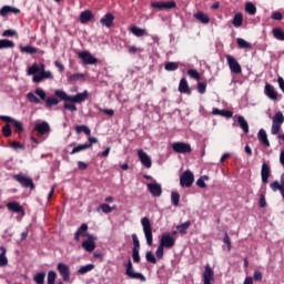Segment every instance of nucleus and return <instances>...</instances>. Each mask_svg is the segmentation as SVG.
Listing matches in <instances>:
<instances>
[{
	"mask_svg": "<svg viewBox=\"0 0 284 284\" xmlns=\"http://www.w3.org/2000/svg\"><path fill=\"white\" fill-rule=\"evenodd\" d=\"M92 270H94V264H87V265L81 266L78 270V273L79 274H88V272H92Z\"/></svg>",
	"mask_w": 284,
	"mask_h": 284,
	"instance_id": "obj_43",
	"label": "nucleus"
},
{
	"mask_svg": "<svg viewBox=\"0 0 284 284\" xmlns=\"http://www.w3.org/2000/svg\"><path fill=\"white\" fill-rule=\"evenodd\" d=\"M75 132L78 134H81V132H84V134H87V136H90V134H92V131H90V128H88L87 125L75 126Z\"/></svg>",
	"mask_w": 284,
	"mask_h": 284,
	"instance_id": "obj_41",
	"label": "nucleus"
},
{
	"mask_svg": "<svg viewBox=\"0 0 284 284\" xmlns=\"http://www.w3.org/2000/svg\"><path fill=\"white\" fill-rule=\"evenodd\" d=\"M205 181H210V178L207 175H203L201 176L197 181H196V185L199 187H207V184H205Z\"/></svg>",
	"mask_w": 284,
	"mask_h": 284,
	"instance_id": "obj_51",
	"label": "nucleus"
},
{
	"mask_svg": "<svg viewBox=\"0 0 284 284\" xmlns=\"http://www.w3.org/2000/svg\"><path fill=\"white\" fill-rule=\"evenodd\" d=\"M47 108H52V105H59V99L54 97H49L44 100Z\"/></svg>",
	"mask_w": 284,
	"mask_h": 284,
	"instance_id": "obj_42",
	"label": "nucleus"
},
{
	"mask_svg": "<svg viewBox=\"0 0 284 284\" xmlns=\"http://www.w3.org/2000/svg\"><path fill=\"white\" fill-rule=\"evenodd\" d=\"M141 225L144 232V236L146 239V245L152 246V243L154 242V236L152 234V223L150 222V219L142 217Z\"/></svg>",
	"mask_w": 284,
	"mask_h": 284,
	"instance_id": "obj_3",
	"label": "nucleus"
},
{
	"mask_svg": "<svg viewBox=\"0 0 284 284\" xmlns=\"http://www.w3.org/2000/svg\"><path fill=\"white\" fill-rule=\"evenodd\" d=\"M232 24L234 26V28H241V26H243V13H235Z\"/></svg>",
	"mask_w": 284,
	"mask_h": 284,
	"instance_id": "obj_31",
	"label": "nucleus"
},
{
	"mask_svg": "<svg viewBox=\"0 0 284 284\" xmlns=\"http://www.w3.org/2000/svg\"><path fill=\"white\" fill-rule=\"evenodd\" d=\"M10 126V122H7L6 125L2 126V134L6 139H10V136H12V129Z\"/></svg>",
	"mask_w": 284,
	"mask_h": 284,
	"instance_id": "obj_37",
	"label": "nucleus"
},
{
	"mask_svg": "<svg viewBox=\"0 0 284 284\" xmlns=\"http://www.w3.org/2000/svg\"><path fill=\"white\" fill-rule=\"evenodd\" d=\"M245 11L248 13V14H256V6H254V3L252 2H247L245 4Z\"/></svg>",
	"mask_w": 284,
	"mask_h": 284,
	"instance_id": "obj_50",
	"label": "nucleus"
},
{
	"mask_svg": "<svg viewBox=\"0 0 284 284\" xmlns=\"http://www.w3.org/2000/svg\"><path fill=\"white\" fill-rule=\"evenodd\" d=\"M28 77H33V83H37V62H34L27 71Z\"/></svg>",
	"mask_w": 284,
	"mask_h": 284,
	"instance_id": "obj_34",
	"label": "nucleus"
},
{
	"mask_svg": "<svg viewBox=\"0 0 284 284\" xmlns=\"http://www.w3.org/2000/svg\"><path fill=\"white\" fill-rule=\"evenodd\" d=\"M58 272L62 276L63 281H70V266L63 263L58 264Z\"/></svg>",
	"mask_w": 284,
	"mask_h": 284,
	"instance_id": "obj_21",
	"label": "nucleus"
},
{
	"mask_svg": "<svg viewBox=\"0 0 284 284\" xmlns=\"http://www.w3.org/2000/svg\"><path fill=\"white\" fill-rule=\"evenodd\" d=\"M12 179L13 181H17V183H20L21 187H29L30 190H34V182L30 176L19 173L14 174Z\"/></svg>",
	"mask_w": 284,
	"mask_h": 284,
	"instance_id": "obj_5",
	"label": "nucleus"
},
{
	"mask_svg": "<svg viewBox=\"0 0 284 284\" xmlns=\"http://www.w3.org/2000/svg\"><path fill=\"white\" fill-rule=\"evenodd\" d=\"M264 94L271 99V101H276L278 99V93L274 89V87L270 83L265 84Z\"/></svg>",
	"mask_w": 284,
	"mask_h": 284,
	"instance_id": "obj_20",
	"label": "nucleus"
},
{
	"mask_svg": "<svg viewBox=\"0 0 284 284\" xmlns=\"http://www.w3.org/2000/svg\"><path fill=\"white\" fill-rule=\"evenodd\" d=\"M237 123L240 128L243 130L244 134H247L250 132V124L247 123V120H245L244 116H237Z\"/></svg>",
	"mask_w": 284,
	"mask_h": 284,
	"instance_id": "obj_28",
	"label": "nucleus"
},
{
	"mask_svg": "<svg viewBox=\"0 0 284 284\" xmlns=\"http://www.w3.org/2000/svg\"><path fill=\"white\" fill-rule=\"evenodd\" d=\"M129 54H136V52H143V49L131 45L128 48Z\"/></svg>",
	"mask_w": 284,
	"mask_h": 284,
	"instance_id": "obj_56",
	"label": "nucleus"
},
{
	"mask_svg": "<svg viewBox=\"0 0 284 284\" xmlns=\"http://www.w3.org/2000/svg\"><path fill=\"white\" fill-rule=\"evenodd\" d=\"M164 247L165 246H162L161 244H159L156 251H155V255L158 258H163V254H164Z\"/></svg>",
	"mask_w": 284,
	"mask_h": 284,
	"instance_id": "obj_57",
	"label": "nucleus"
},
{
	"mask_svg": "<svg viewBox=\"0 0 284 284\" xmlns=\"http://www.w3.org/2000/svg\"><path fill=\"white\" fill-rule=\"evenodd\" d=\"M89 148H92V144H88V143L79 144L72 149L70 154H78V152H83L84 150H89Z\"/></svg>",
	"mask_w": 284,
	"mask_h": 284,
	"instance_id": "obj_32",
	"label": "nucleus"
},
{
	"mask_svg": "<svg viewBox=\"0 0 284 284\" xmlns=\"http://www.w3.org/2000/svg\"><path fill=\"white\" fill-rule=\"evenodd\" d=\"M100 23L105 26V28H112V23H114V16L112 13H106L101 20Z\"/></svg>",
	"mask_w": 284,
	"mask_h": 284,
	"instance_id": "obj_26",
	"label": "nucleus"
},
{
	"mask_svg": "<svg viewBox=\"0 0 284 284\" xmlns=\"http://www.w3.org/2000/svg\"><path fill=\"white\" fill-rule=\"evenodd\" d=\"M54 94L58 97V99H61V101H69V103H83V101H87L88 97H90L88 91H83L82 93H78L75 95H70L63 90H55Z\"/></svg>",
	"mask_w": 284,
	"mask_h": 284,
	"instance_id": "obj_1",
	"label": "nucleus"
},
{
	"mask_svg": "<svg viewBox=\"0 0 284 284\" xmlns=\"http://www.w3.org/2000/svg\"><path fill=\"white\" fill-rule=\"evenodd\" d=\"M226 63L233 74H241V72H243V68L241 67L236 58H234L233 55H226Z\"/></svg>",
	"mask_w": 284,
	"mask_h": 284,
	"instance_id": "obj_9",
	"label": "nucleus"
},
{
	"mask_svg": "<svg viewBox=\"0 0 284 284\" xmlns=\"http://www.w3.org/2000/svg\"><path fill=\"white\" fill-rule=\"evenodd\" d=\"M99 110L103 114H106V116H114V110H112V109H99Z\"/></svg>",
	"mask_w": 284,
	"mask_h": 284,
	"instance_id": "obj_64",
	"label": "nucleus"
},
{
	"mask_svg": "<svg viewBox=\"0 0 284 284\" xmlns=\"http://www.w3.org/2000/svg\"><path fill=\"white\" fill-rule=\"evenodd\" d=\"M284 123V115L282 112L275 113L273 116V122H272V128H271V133L273 135L278 134L281 132V125Z\"/></svg>",
	"mask_w": 284,
	"mask_h": 284,
	"instance_id": "obj_7",
	"label": "nucleus"
},
{
	"mask_svg": "<svg viewBox=\"0 0 284 284\" xmlns=\"http://www.w3.org/2000/svg\"><path fill=\"white\" fill-rule=\"evenodd\" d=\"M88 240L82 242V247L85 252H94L97 250V236L88 234Z\"/></svg>",
	"mask_w": 284,
	"mask_h": 284,
	"instance_id": "obj_12",
	"label": "nucleus"
},
{
	"mask_svg": "<svg viewBox=\"0 0 284 284\" xmlns=\"http://www.w3.org/2000/svg\"><path fill=\"white\" fill-rule=\"evenodd\" d=\"M146 261L149 263L156 264V256L154 255V253H152V251L146 252Z\"/></svg>",
	"mask_w": 284,
	"mask_h": 284,
	"instance_id": "obj_53",
	"label": "nucleus"
},
{
	"mask_svg": "<svg viewBox=\"0 0 284 284\" xmlns=\"http://www.w3.org/2000/svg\"><path fill=\"white\" fill-rule=\"evenodd\" d=\"M152 8H155L156 10H172L173 8H176L175 1H169V2H152Z\"/></svg>",
	"mask_w": 284,
	"mask_h": 284,
	"instance_id": "obj_16",
	"label": "nucleus"
},
{
	"mask_svg": "<svg viewBox=\"0 0 284 284\" xmlns=\"http://www.w3.org/2000/svg\"><path fill=\"white\" fill-rule=\"evenodd\" d=\"M236 41H237L239 48H241L242 50H252V44L247 42L245 39L237 38Z\"/></svg>",
	"mask_w": 284,
	"mask_h": 284,
	"instance_id": "obj_33",
	"label": "nucleus"
},
{
	"mask_svg": "<svg viewBox=\"0 0 284 284\" xmlns=\"http://www.w3.org/2000/svg\"><path fill=\"white\" fill-rule=\"evenodd\" d=\"M192 183H194V173H192V171H190V170H186L180 176V185L182 187H192Z\"/></svg>",
	"mask_w": 284,
	"mask_h": 284,
	"instance_id": "obj_10",
	"label": "nucleus"
},
{
	"mask_svg": "<svg viewBox=\"0 0 284 284\" xmlns=\"http://www.w3.org/2000/svg\"><path fill=\"white\" fill-rule=\"evenodd\" d=\"M131 32L134 37H145V30L139 27H132Z\"/></svg>",
	"mask_w": 284,
	"mask_h": 284,
	"instance_id": "obj_45",
	"label": "nucleus"
},
{
	"mask_svg": "<svg viewBox=\"0 0 284 284\" xmlns=\"http://www.w3.org/2000/svg\"><path fill=\"white\" fill-rule=\"evenodd\" d=\"M164 69L168 72H174L175 70H179V62H166Z\"/></svg>",
	"mask_w": 284,
	"mask_h": 284,
	"instance_id": "obj_40",
	"label": "nucleus"
},
{
	"mask_svg": "<svg viewBox=\"0 0 284 284\" xmlns=\"http://www.w3.org/2000/svg\"><path fill=\"white\" fill-rule=\"evenodd\" d=\"M94 19V14L90 10L82 11L80 13V23H88Z\"/></svg>",
	"mask_w": 284,
	"mask_h": 284,
	"instance_id": "obj_25",
	"label": "nucleus"
},
{
	"mask_svg": "<svg viewBox=\"0 0 284 284\" xmlns=\"http://www.w3.org/2000/svg\"><path fill=\"white\" fill-rule=\"evenodd\" d=\"M138 156L140 159V162L142 163V165L144 168H146L148 170H150V168H152V158H150L145 151L143 150H138Z\"/></svg>",
	"mask_w": 284,
	"mask_h": 284,
	"instance_id": "obj_17",
	"label": "nucleus"
},
{
	"mask_svg": "<svg viewBox=\"0 0 284 284\" xmlns=\"http://www.w3.org/2000/svg\"><path fill=\"white\" fill-rule=\"evenodd\" d=\"M271 190H273V192H280L283 199V186L278 181L271 183Z\"/></svg>",
	"mask_w": 284,
	"mask_h": 284,
	"instance_id": "obj_44",
	"label": "nucleus"
},
{
	"mask_svg": "<svg viewBox=\"0 0 284 284\" xmlns=\"http://www.w3.org/2000/svg\"><path fill=\"white\" fill-rule=\"evenodd\" d=\"M21 52L24 54H37V48L31 45L21 47Z\"/></svg>",
	"mask_w": 284,
	"mask_h": 284,
	"instance_id": "obj_46",
	"label": "nucleus"
},
{
	"mask_svg": "<svg viewBox=\"0 0 284 284\" xmlns=\"http://www.w3.org/2000/svg\"><path fill=\"white\" fill-rule=\"evenodd\" d=\"M175 243H176V239H174V235L170 233L163 234L160 240V245H162L163 247H166L168 250L174 247Z\"/></svg>",
	"mask_w": 284,
	"mask_h": 284,
	"instance_id": "obj_14",
	"label": "nucleus"
},
{
	"mask_svg": "<svg viewBox=\"0 0 284 284\" xmlns=\"http://www.w3.org/2000/svg\"><path fill=\"white\" fill-rule=\"evenodd\" d=\"M64 110H69V112H77V105L74 103H64Z\"/></svg>",
	"mask_w": 284,
	"mask_h": 284,
	"instance_id": "obj_58",
	"label": "nucleus"
},
{
	"mask_svg": "<svg viewBox=\"0 0 284 284\" xmlns=\"http://www.w3.org/2000/svg\"><path fill=\"white\" fill-rule=\"evenodd\" d=\"M8 48H14V41L8 39L0 40V50H6Z\"/></svg>",
	"mask_w": 284,
	"mask_h": 284,
	"instance_id": "obj_35",
	"label": "nucleus"
},
{
	"mask_svg": "<svg viewBox=\"0 0 284 284\" xmlns=\"http://www.w3.org/2000/svg\"><path fill=\"white\" fill-rule=\"evenodd\" d=\"M45 281V273H38L37 274V284H43Z\"/></svg>",
	"mask_w": 284,
	"mask_h": 284,
	"instance_id": "obj_61",
	"label": "nucleus"
},
{
	"mask_svg": "<svg viewBox=\"0 0 284 284\" xmlns=\"http://www.w3.org/2000/svg\"><path fill=\"white\" fill-rule=\"evenodd\" d=\"M7 209L9 212H14V214H18L17 221H21L23 216H26V210L19 202H9L7 203Z\"/></svg>",
	"mask_w": 284,
	"mask_h": 284,
	"instance_id": "obj_8",
	"label": "nucleus"
},
{
	"mask_svg": "<svg viewBox=\"0 0 284 284\" xmlns=\"http://www.w3.org/2000/svg\"><path fill=\"white\" fill-rule=\"evenodd\" d=\"M57 281V272L49 271L48 273V283L47 284H54Z\"/></svg>",
	"mask_w": 284,
	"mask_h": 284,
	"instance_id": "obj_52",
	"label": "nucleus"
},
{
	"mask_svg": "<svg viewBox=\"0 0 284 284\" xmlns=\"http://www.w3.org/2000/svg\"><path fill=\"white\" fill-rule=\"evenodd\" d=\"M223 243L227 245L229 252L232 250V242L230 241V235L227 233L224 234Z\"/></svg>",
	"mask_w": 284,
	"mask_h": 284,
	"instance_id": "obj_59",
	"label": "nucleus"
},
{
	"mask_svg": "<svg viewBox=\"0 0 284 284\" xmlns=\"http://www.w3.org/2000/svg\"><path fill=\"white\" fill-rule=\"evenodd\" d=\"M0 120L4 121L6 123H10V125H13V128L18 134H21V132H23V123L14 120L8 115H1Z\"/></svg>",
	"mask_w": 284,
	"mask_h": 284,
	"instance_id": "obj_15",
	"label": "nucleus"
},
{
	"mask_svg": "<svg viewBox=\"0 0 284 284\" xmlns=\"http://www.w3.org/2000/svg\"><path fill=\"white\" fill-rule=\"evenodd\" d=\"M257 139L265 148H270V140L267 139V132L264 129H261L257 133Z\"/></svg>",
	"mask_w": 284,
	"mask_h": 284,
	"instance_id": "obj_27",
	"label": "nucleus"
},
{
	"mask_svg": "<svg viewBox=\"0 0 284 284\" xmlns=\"http://www.w3.org/2000/svg\"><path fill=\"white\" fill-rule=\"evenodd\" d=\"M87 232H88V224L85 223L81 224V226L75 232V235H74L75 241H79L81 236H88Z\"/></svg>",
	"mask_w": 284,
	"mask_h": 284,
	"instance_id": "obj_29",
	"label": "nucleus"
},
{
	"mask_svg": "<svg viewBox=\"0 0 284 284\" xmlns=\"http://www.w3.org/2000/svg\"><path fill=\"white\" fill-rule=\"evenodd\" d=\"M179 201H181V195L176 192L171 193V203L176 207L179 205Z\"/></svg>",
	"mask_w": 284,
	"mask_h": 284,
	"instance_id": "obj_47",
	"label": "nucleus"
},
{
	"mask_svg": "<svg viewBox=\"0 0 284 284\" xmlns=\"http://www.w3.org/2000/svg\"><path fill=\"white\" fill-rule=\"evenodd\" d=\"M270 174H272V170L270 169V164L263 163L262 164V170H261L262 183H264V184L267 183V181L270 179Z\"/></svg>",
	"mask_w": 284,
	"mask_h": 284,
	"instance_id": "obj_23",
	"label": "nucleus"
},
{
	"mask_svg": "<svg viewBox=\"0 0 284 284\" xmlns=\"http://www.w3.org/2000/svg\"><path fill=\"white\" fill-rule=\"evenodd\" d=\"M271 19H273L274 21H281L283 19V13H281L280 11H274L271 14Z\"/></svg>",
	"mask_w": 284,
	"mask_h": 284,
	"instance_id": "obj_55",
	"label": "nucleus"
},
{
	"mask_svg": "<svg viewBox=\"0 0 284 284\" xmlns=\"http://www.w3.org/2000/svg\"><path fill=\"white\" fill-rule=\"evenodd\" d=\"M132 257L134 263H141V255H139V250H133Z\"/></svg>",
	"mask_w": 284,
	"mask_h": 284,
	"instance_id": "obj_62",
	"label": "nucleus"
},
{
	"mask_svg": "<svg viewBox=\"0 0 284 284\" xmlns=\"http://www.w3.org/2000/svg\"><path fill=\"white\" fill-rule=\"evenodd\" d=\"M172 150L176 152V154H190L192 152V146L185 142H174L172 144Z\"/></svg>",
	"mask_w": 284,
	"mask_h": 284,
	"instance_id": "obj_11",
	"label": "nucleus"
},
{
	"mask_svg": "<svg viewBox=\"0 0 284 284\" xmlns=\"http://www.w3.org/2000/svg\"><path fill=\"white\" fill-rule=\"evenodd\" d=\"M192 225L190 221L184 222L183 224H180L176 226V230L179 234H187V229Z\"/></svg>",
	"mask_w": 284,
	"mask_h": 284,
	"instance_id": "obj_36",
	"label": "nucleus"
},
{
	"mask_svg": "<svg viewBox=\"0 0 284 284\" xmlns=\"http://www.w3.org/2000/svg\"><path fill=\"white\" fill-rule=\"evenodd\" d=\"M125 274L129 276V278L145 282V275H143V273H138L136 271H134V267L132 266V260L128 261V263L125 264Z\"/></svg>",
	"mask_w": 284,
	"mask_h": 284,
	"instance_id": "obj_6",
	"label": "nucleus"
},
{
	"mask_svg": "<svg viewBox=\"0 0 284 284\" xmlns=\"http://www.w3.org/2000/svg\"><path fill=\"white\" fill-rule=\"evenodd\" d=\"M54 79V73L50 70H45V64L40 63L37 65V83L41 81H52Z\"/></svg>",
	"mask_w": 284,
	"mask_h": 284,
	"instance_id": "obj_2",
	"label": "nucleus"
},
{
	"mask_svg": "<svg viewBox=\"0 0 284 284\" xmlns=\"http://www.w3.org/2000/svg\"><path fill=\"white\" fill-rule=\"evenodd\" d=\"M14 34H17V31L12 29H8L2 32V37H14Z\"/></svg>",
	"mask_w": 284,
	"mask_h": 284,
	"instance_id": "obj_63",
	"label": "nucleus"
},
{
	"mask_svg": "<svg viewBox=\"0 0 284 284\" xmlns=\"http://www.w3.org/2000/svg\"><path fill=\"white\" fill-rule=\"evenodd\" d=\"M212 281H214V271L212 270L210 264H206L203 273V283L212 284Z\"/></svg>",
	"mask_w": 284,
	"mask_h": 284,
	"instance_id": "obj_19",
	"label": "nucleus"
},
{
	"mask_svg": "<svg viewBox=\"0 0 284 284\" xmlns=\"http://www.w3.org/2000/svg\"><path fill=\"white\" fill-rule=\"evenodd\" d=\"M0 267H6L8 265V257H6V247H0Z\"/></svg>",
	"mask_w": 284,
	"mask_h": 284,
	"instance_id": "obj_39",
	"label": "nucleus"
},
{
	"mask_svg": "<svg viewBox=\"0 0 284 284\" xmlns=\"http://www.w3.org/2000/svg\"><path fill=\"white\" fill-rule=\"evenodd\" d=\"M79 59L83 61L87 65H95V63H99V60L93 57L90 51H82L78 53Z\"/></svg>",
	"mask_w": 284,
	"mask_h": 284,
	"instance_id": "obj_13",
	"label": "nucleus"
},
{
	"mask_svg": "<svg viewBox=\"0 0 284 284\" xmlns=\"http://www.w3.org/2000/svg\"><path fill=\"white\" fill-rule=\"evenodd\" d=\"M146 187L152 196H161V194H163V189L161 187V184L156 182L146 184Z\"/></svg>",
	"mask_w": 284,
	"mask_h": 284,
	"instance_id": "obj_18",
	"label": "nucleus"
},
{
	"mask_svg": "<svg viewBox=\"0 0 284 284\" xmlns=\"http://www.w3.org/2000/svg\"><path fill=\"white\" fill-rule=\"evenodd\" d=\"M100 210H102L104 214H110V212H114V210H116V205L109 206L108 204H101Z\"/></svg>",
	"mask_w": 284,
	"mask_h": 284,
	"instance_id": "obj_48",
	"label": "nucleus"
},
{
	"mask_svg": "<svg viewBox=\"0 0 284 284\" xmlns=\"http://www.w3.org/2000/svg\"><path fill=\"white\" fill-rule=\"evenodd\" d=\"M37 133H38V141L37 143H41L50 136V124L45 121L37 123Z\"/></svg>",
	"mask_w": 284,
	"mask_h": 284,
	"instance_id": "obj_4",
	"label": "nucleus"
},
{
	"mask_svg": "<svg viewBox=\"0 0 284 284\" xmlns=\"http://www.w3.org/2000/svg\"><path fill=\"white\" fill-rule=\"evenodd\" d=\"M179 92H181L182 94L190 93V85L187 84V80H185V78H182L180 80Z\"/></svg>",
	"mask_w": 284,
	"mask_h": 284,
	"instance_id": "obj_30",
	"label": "nucleus"
},
{
	"mask_svg": "<svg viewBox=\"0 0 284 284\" xmlns=\"http://www.w3.org/2000/svg\"><path fill=\"white\" fill-rule=\"evenodd\" d=\"M132 241H133V250H140L141 244L139 242V236L136 234H132Z\"/></svg>",
	"mask_w": 284,
	"mask_h": 284,
	"instance_id": "obj_54",
	"label": "nucleus"
},
{
	"mask_svg": "<svg viewBox=\"0 0 284 284\" xmlns=\"http://www.w3.org/2000/svg\"><path fill=\"white\" fill-rule=\"evenodd\" d=\"M187 74L189 77H191V79H195V81H201V73H199V71L194 69H189Z\"/></svg>",
	"mask_w": 284,
	"mask_h": 284,
	"instance_id": "obj_49",
	"label": "nucleus"
},
{
	"mask_svg": "<svg viewBox=\"0 0 284 284\" xmlns=\"http://www.w3.org/2000/svg\"><path fill=\"white\" fill-rule=\"evenodd\" d=\"M20 12H21V10H19L14 7L3 6L0 9V17H8V14H19Z\"/></svg>",
	"mask_w": 284,
	"mask_h": 284,
	"instance_id": "obj_22",
	"label": "nucleus"
},
{
	"mask_svg": "<svg viewBox=\"0 0 284 284\" xmlns=\"http://www.w3.org/2000/svg\"><path fill=\"white\" fill-rule=\"evenodd\" d=\"M193 17L204 26H207V23H210V16H207L203 11H197L196 13L193 14Z\"/></svg>",
	"mask_w": 284,
	"mask_h": 284,
	"instance_id": "obj_24",
	"label": "nucleus"
},
{
	"mask_svg": "<svg viewBox=\"0 0 284 284\" xmlns=\"http://www.w3.org/2000/svg\"><path fill=\"white\" fill-rule=\"evenodd\" d=\"M206 88H207V85H206L205 83L200 82V83L197 84V92H199L200 94H205Z\"/></svg>",
	"mask_w": 284,
	"mask_h": 284,
	"instance_id": "obj_60",
	"label": "nucleus"
},
{
	"mask_svg": "<svg viewBox=\"0 0 284 284\" xmlns=\"http://www.w3.org/2000/svg\"><path fill=\"white\" fill-rule=\"evenodd\" d=\"M273 37L277 41H284V31L281 28L273 29Z\"/></svg>",
	"mask_w": 284,
	"mask_h": 284,
	"instance_id": "obj_38",
	"label": "nucleus"
}]
</instances>
